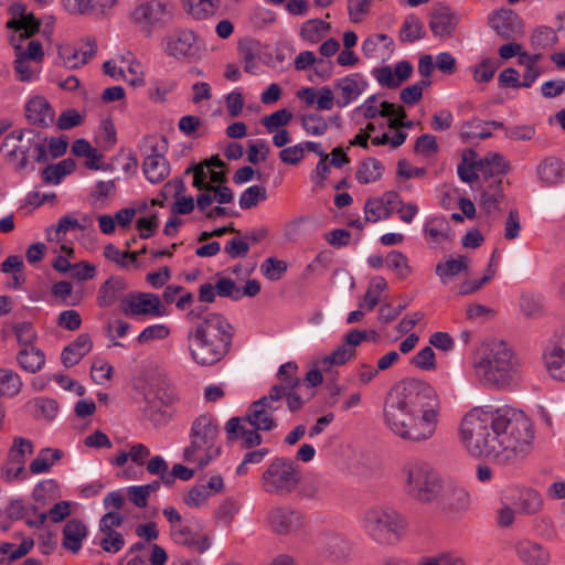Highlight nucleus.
Here are the masks:
<instances>
[{
    "label": "nucleus",
    "mask_w": 565,
    "mask_h": 565,
    "mask_svg": "<svg viewBox=\"0 0 565 565\" xmlns=\"http://www.w3.org/2000/svg\"><path fill=\"white\" fill-rule=\"evenodd\" d=\"M512 504L520 514L533 515L541 511L543 500L541 494L531 488L515 490L511 498Z\"/></svg>",
    "instance_id": "29"
},
{
    "label": "nucleus",
    "mask_w": 565,
    "mask_h": 565,
    "mask_svg": "<svg viewBox=\"0 0 565 565\" xmlns=\"http://www.w3.org/2000/svg\"><path fill=\"white\" fill-rule=\"evenodd\" d=\"M7 28L13 29L19 32V38H15V43L26 44L34 32L39 29V22L32 14H26L22 19L13 18L7 22Z\"/></svg>",
    "instance_id": "40"
},
{
    "label": "nucleus",
    "mask_w": 565,
    "mask_h": 565,
    "mask_svg": "<svg viewBox=\"0 0 565 565\" xmlns=\"http://www.w3.org/2000/svg\"><path fill=\"white\" fill-rule=\"evenodd\" d=\"M247 424V420H244L243 417L230 418L225 425L227 438L230 440L242 438L246 448L260 445L263 438L258 434L259 429L248 428Z\"/></svg>",
    "instance_id": "24"
},
{
    "label": "nucleus",
    "mask_w": 565,
    "mask_h": 565,
    "mask_svg": "<svg viewBox=\"0 0 565 565\" xmlns=\"http://www.w3.org/2000/svg\"><path fill=\"white\" fill-rule=\"evenodd\" d=\"M267 525L277 535H289L302 529L303 514L290 507L281 505L270 509L267 513Z\"/></svg>",
    "instance_id": "14"
},
{
    "label": "nucleus",
    "mask_w": 565,
    "mask_h": 565,
    "mask_svg": "<svg viewBox=\"0 0 565 565\" xmlns=\"http://www.w3.org/2000/svg\"><path fill=\"white\" fill-rule=\"evenodd\" d=\"M211 495L206 492V489L200 484L193 486L184 495L183 502L190 507L200 509L207 504Z\"/></svg>",
    "instance_id": "63"
},
{
    "label": "nucleus",
    "mask_w": 565,
    "mask_h": 565,
    "mask_svg": "<svg viewBox=\"0 0 565 565\" xmlns=\"http://www.w3.org/2000/svg\"><path fill=\"white\" fill-rule=\"evenodd\" d=\"M542 360L547 374L565 382V330L555 333L545 344Z\"/></svg>",
    "instance_id": "12"
},
{
    "label": "nucleus",
    "mask_w": 565,
    "mask_h": 565,
    "mask_svg": "<svg viewBox=\"0 0 565 565\" xmlns=\"http://www.w3.org/2000/svg\"><path fill=\"white\" fill-rule=\"evenodd\" d=\"M361 524L365 534L381 546L397 544L402 540L407 525L399 512L392 508L379 505L372 507L363 513Z\"/></svg>",
    "instance_id": "7"
},
{
    "label": "nucleus",
    "mask_w": 565,
    "mask_h": 565,
    "mask_svg": "<svg viewBox=\"0 0 565 565\" xmlns=\"http://www.w3.org/2000/svg\"><path fill=\"white\" fill-rule=\"evenodd\" d=\"M469 268V259L466 256H458L457 258L449 257L444 262H439L436 266V275L439 277L441 284L447 285L449 279L459 275L461 271H467Z\"/></svg>",
    "instance_id": "36"
},
{
    "label": "nucleus",
    "mask_w": 565,
    "mask_h": 565,
    "mask_svg": "<svg viewBox=\"0 0 565 565\" xmlns=\"http://www.w3.org/2000/svg\"><path fill=\"white\" fill-rule=\"evenodd\" d=\"M181 2L185 12L196 20L213 15L220 6V0H181Z\"/></svg>",
    "instance_id": "39"
},
{
    "label": "nucleus",
    "mask_w": 565,
    "mask_h": 565,
    "mask_svg": "<svg viewBox=\"0 0 565 565\" xmlns=\"http://www.w3.org/2000/svg\"><path fill=\"white\" fill-rule=\"evenodd\" d=\"M533 438L530 418L509 405L473 407L459 425V440L470 456L499 463L523 457Z\"/></svg>",
    "instance_id": "1"
},
{
    "label": "nucleus",
    "mask_w": 565,
    "mask_h": 565,
    "mask_svg": "<svg viewBox=\"0 0 565 565\" xmlns=\"http://www.w3.org/2000/svg\"><path fill=\"white\" fill-rule=\"evenodd\" d=\"M425 34L423 22L414 14L405 18L399 31V39L403 42H414Z\"/></svg>",
    "instance_id": "49"
},
{
    "label": "nucleus",
    "mask_w": 565,
    "mask_h": 565,
    "mask_svg": "<svg viewBox=\"0 0 565 565\" xmlns=\"http://www.w3.org/2000/svg\"><path fill=\"white\" fill-rule=\"evenodd\" d=\"M439 508L450 513H460L469 508V494L461 486L448 482L441 484V491L438 495Z\"/></svg>",
    "instance_id": "20"
},
{
    "label": "nucleus",
    "mask_w": 565,
    "mask_h": 565,
    "mask_svg": "<svg viewBox=\"0 0 565 565\" xmlns=\"http://www.w3.org/2000/svg\"><path fill=\"white\" fill-rule=\"evenodd\" d=\"M12 330L21 348L34 345V342L38 339V333L31 322L23 321L14 323L12 326Z\"/></svg>",
    "instance_id": "59"
},
{
    "label": "nucleus",
    "mask_w": 565,
    "mask_h": 565,
    "mask_svg": "<svg viewBox=\"0 0 565 565\" xmlns=\"http://www.w3.org/2000/svg\"><path fill=\"white\" fill-rule=\"evenodd\" d=\"M489 24L500 36L515 40L523 34L520 17L510 9H500L489 18Z\"/></svg>",
    "instance_id": "18"
},
{
    "label": "nucleus",
    "mask_w": 565,
    "mask_h": 565,
    "mask_svg": "<svg viewBox=\"0 0 565 565\" xmlns=\"http://www.w3.org/2000/svg\"><path fill=\"white\" fill-rule=\"evenodd\" d=\"M503 199L504 193L502 189V180L493 179L481 192L480 207L489 216H497L500 211L499 204L503 201Z\"/></svg>",
    "instance_id": "31"
},
{
    "label": "nucleus",
    "mask_w": 565,
    "mask_h": 565,
    "mask_svg": "<svg viewBox=\"0 0 565 565\" xmlns=\"http://www.w3.org/2000/svg\"><path fill=\"white\" fill-rule=\"evenodd\" d=\"M539 178L547 184H557L563 181L565 177L564 163L554 157L544 159L537 166Z\"/></svg>",
    "instance_id": "35"
},
{
    "label": "nucleus",
    "mask_w": 565,
    "mask_h": 565,
    "mask_svg": "<svg viewBox=\"0 0 565 565\" xmlns=\"http://www.w3.org/2000/svg\"><path fill=\"white\" fill-rule=\"evenodd\" d=\"M122 65L125 67V75H122V79L129 83L134 87H139L145 85V72L142 65L135 60H122Z\"/></svg>",
    "instance_id": "54"
},
{
    "label": "nucleus",
    "mask_w": 565,
    "mask_h": 565,
    "mask_svg": "<svg viewBox=\"0 0 565 565\" xmlns=\"http://www.w3.org/2000/svg\"><path fill=\"white\" fill-rule=\"evenodd\" d=\"M475 150L470 149L462 154L461 162L458 164L457 171L459 178L467 183H472L478 179L479 160Z\"/></svg>",
    "instance_id": "41"
},
{
    "label": "nucleus",
    "mask_w": 565,
    "mask_h": 565,
    "mask_svg": "<svg viewBox=\"0 0 565 565\" xmlns=\"http://www.w3.org/2000/svg\"><path fill=\"white\" fill-rule=\"evenodd\" d=\"M190 320L196 319L188 330L186 341L191 359L199 365L210 366L220 362L230 351L233 327L227 319L216 312L203 318L195 310L188 313Z\"/></svg>",
    "instance_id": "3"
},
{
    "label": "nucleus",
    "mask_w": 565,
    "mask_h": 565,
    "mask_svg": "<svg viewBox=\"0 0 565 565\" xmlns=\"http://www.w3.org/2000/svg\"><path fill=\"white\" fill-rule=\"evenodd\" d=\"M96 54L95 41L86 39L79 45L64 43L57 45V57L55 64L67 70H75L88 63Z\"/></svg>",
    "instance_id": "16"
},
{
    "label": "nucleus",
    "mask_w": 565,
    "mask_h": 565,
    "mask_svg": "<svg viewBox=\"0 0 565 565\" xmlns=\"http://www.w3.org/2000/svg\"><path fill=\"white\" fill-rule=\"evenodd\" d=\"M122 311L128 317H161L163 315L159 296L150 292L128 295L124 300Z\"/></svg>",
    "instance_id": "17"
},
{
    "label": "nucleus",
    "mask_w": 565,
    "mask_h": 565,
    "mask_svg": "<svg viewBox=\"0 0 565 565\" xmlns=\"http://www.w3.org/2000/svg\"><path fill=\"white\" fill-rule=\"evenodd\" d=\"M25 116L30 124L47 127L53 124L55 115L44 97L35 96L26 103Z\"/></svg>",
    "instance_id": "27"
},
{
    "label": "nucleus",
    "mask_w": 565,
    "mask_h": 565,
    "mask_svg": "<svg viewBox=\"0 0 565 565\" xmlns=\"http://www.w3.org/2000/svg\"><path fill=\"white\" fill-rule=\"evenodd\" d=\"M125 281L119 277L108 278L99 288L97 301L100 307L114 305L118 296L125 290Z\"/></svg>",
    "instance_id": "38"
},
{
    "label": "nucleus",
    "mask_w": 565,
    "mask_h": 565,
    "mask_svg": "<svg viewBox=\"0 0 565 565\" xmlns=\"http://www.w3.org/2000/svg\"><path fill=\"white\" fill-rule=\"evenodd\" d=\"M402 476L406 493L418 502H433L441 491L443 481L438 472L426 461L406 462Z\"/></svg>",
    "instance_id": "8"
},
{
    "label": "nucleus",
    "mask_w": 565,
    "mask_h": 565,
    "mask_svg": "<svg viewBox=\"0 0 565 565\" xmlns=\"http://www.w3.org/2000/svg\"><path fill=\"white\" fill-rule=\"evenodd\" d=\"M17 362L21 369L29 373H36L45 364V355L43 351L35 347L21 348L17 354Z\"/></svg>",
    "instance_id": "34"
},
{
    "label": "nucleus",
    "mask_w": 565,
    "mask_h": 565,
    "mask_svg": "<svg viewBox=\"0 0 565 565\" xmlns=\"http://www.w3.org/2000/svg\"><path fill=\"white\" fill-rule=\"evenodd\" d=\"M355 355V350L347 347V344H340L330 354L322 356L316 362V365L320 367L324 373L331 371L333 366H340L349 362Z\"/></svg>",
    "instance_id": "37"
},
{
    "label": "nucleus",
    "mask_w": 565,
    "mask_h": 565,
    "mask_svg": "<svg viewBox=\"0 0 565 565\" xmlns=\"http://www.w3.org/2000/svg\"><path fill=\"white\" fill-rule=\"evenodd\" d=\"M193 171V186L204 191L210 185H217L225 181V173L216 171L209 166H196L193 169H188L186 173Z\"/></svg>",
    "instance_id": "33"
},
{
    "label": "nucleus",
    "mask_w": 565,
    "mask_h": 565,
    "mask_svg": "<svg viewBox=\"0 0 565 565\" xmlns=\"http://www.w3.org/2000/svg\"><path fill=\"white\" fill-rule=\"evenodd\" d=\"M441 404L426 382L407 379L395 384L383 404V423L398 439L409 444L431 440L440 423Z\"/></svg>",
    "instance_id": "2"
},
{
    "label": "nucleus",
    "mask_w": 565,
    "mask_h": 565,
    "mask_svg": "<svg viewBox=\"0 0 565 565\" xmlns=\"http://www.w3.org/2000/svg\"><path fill=\"white\" fill-rule=\"evenodd\" d=\"M22 380L13 370L0 369V396L13 397L21 392Z\"/></svg>",
    "instance_id": "45"
},
{
    "label": "nucleus",
    "mask_w": 565,
    "mask_h": 565,
    "mask_svg": "<svg viewBox=\"0 0 565 565\" xmlns=\"http://www.w3.org/2000/svg\"><path fill=\"white\" fill-rule=\"evenodd\" d=\"M86 536L87 527L82 521L68 520L63 529L62 546L72 553H77L82 548V543Z\"/></svg>",
    "instance_id": "30"
},
{
    "label": "nucleus",
    "mask_w": 565,
    "mask_h": 565,
    "mask_svg": "<svg viewBox=\"0 0 565 565\" xmlns=\"http://www.w3.org/2000/svg\"><path fill=\"white\" fill-rule=\"evenodd\" d=\"M145 414L154 426H164L173 417L172 409H168L158 399H147Z\"/></svg>",
    "instance_id": "47"
},
{
    "label": "nucleus",
    "mask_w": 565,
    "mask_h": 565,
    "mask_svg": "<svg viewBox=\"0 0 565 565\" xmlns=\"http://www.w3.org/2000/svg\"><path fill=\"white\" fill-rule=\"evenodd\" d=\"M93 349L90 335L79 334L73 342L65 347L61 353V362L65 367H72L87 355Z\"/></svg>",
    "instance_id": "28"
},
{
    "label": "nucleus",
    "mask_w": 565,
    "mask_h": 565,
    "mask_svg": "<svg viewBox=\"0 0 565 565\" xmlns=\"http://www.w3.org/2000/svg\"><path fill=\"white\" fill-rule=\"evenodd\" d=\"M426 236L435 244L447 241L450 236L451 227L445 217H433L425 225Z\"/></svg>",
    "instance_id": "42"
},
{
    "label": "nucleus",
    "mask_w": 565,
    "mask_h": 565,
    "mask_svg": "<svg viewBox=\"0 0 565 565\" xmlns=\"http://www.w3.org/2000/svg\"><path fill=\"white\" fill-rule=\"evenodd\" d=\"M62 451L58 449L44 448L30 463V471L34 475L44 473L61 459Z\"/></svg>",
    "instance_id": "44"
},
{
    "label": "nucleus",
    "mask_w": 565,
    "mask_h": 565,
    "mask_svg": "<svg viewBox=\"0 0 565 565\" xmlns=\"http://www.w3.org/2000/svg\"><path fill=\"white\" fill-rule=\"evenodd\" d=\"M301 472L291 460L277 457L265 469L260 477L262 490L275 497H287L299 486Z\"/></svg>",
    "instance_id": "9"
},
{
    "label": "nucleus",
    "mask_w": 565,
    "mask_h": 565,
    "mask_svg": "<svg viewBox=\"0 0 565 565\" xmlns=\"http://www.w3.org/2000/svg\"><path fill=\"white\" fill-rule=\"evenodd\" d=\"M384 167L375 158L363 160L356 171V180L362 184L375 182L381 179Z\"/></svg>",
    "instance_id": "43"
},
{
    "label": "nucleus",
    "mask_w": 565,
    "mask_h": 565,
    "mask_svg": "<svg viewBox=\"0 0 565 565\" xmlns=\"http://www.w3.org/2000/svg\"><path fill=\"white\" fill-rule=\"evenodd\" d=\"M288 264L276 257L266 258L260 265V273L269 280H279L287 271Z\"/></svg>",
    "instance_id": "57"
},
{
    "label": "nucleus",
    "mask_w": 565,
    "mask_h": 565,
    "mask_svg": "<svg viewBox=\"0 0 565 565\" xmlns=\"http://www.w3.org/2000/svg\"><path fill=\"white\" fill-rule=\"evenodd\" d=\"M24 458H20L9 451L8 458L1 468V476L8 482L17 480L24 471Z\"/></svg>",
    "instance_id": "53"
},
{
    "label": "nucleus",
    "mask_w": 565,
    "mask_h": 565,
    "mask_svg": "<svg viewBox=\"0 0 565 565\" xmlns=\"http://www.w3.org/2000/svg\"><path fill=\"white\" fill-rule=\"evenodd\" d=\"M126 518L118 512L109 511L99 521V546L103 551L116 554L125 546V539L116 529L119 527Z\"/></svg>",
    "instance_id": "15"
},
{
    "label": "nucleus",
    "mask_w": 565,
    "mask_h": 565,
    "mask_svg": "<svg viewBox=\"0 0 565 565\" xmlns=\"http://www.w3.org/2000/svg\"><path fill=\"white\" fill-rule=\"evenodd\" d=\"M386 266L394 270L399 278H407L412 274L407 257L398 250L390 252L385 257Z\"/></svg>",
    "instance_id": "51"
},
{
    "label": "nucleus",
    "mask_w": 565,
    "mask_h": 565,
    "mask_svg": "<svg viewBox=\"0 0 565 565\" xmlns=\"http://www.w3.org/2000/svg\"><path fill=\"white\" fill-rule=\"evenodd\" d=\"M492 136V132L484 126L483 121L473 119L463 122L460 130V137L463 141H468L475 138L487 139Z\"/></svg>",
    "instance_id": "52"
},
{
    "label": "nucleus",
    "mask_w": 565,
    "mask_h": 565,
    "mask_svg": "<svg viewBox=\"0 0 565 565\" xmlns=\"http://www.w3.org/2000/svg\"><path fill=\"white\" fill-rule=\"evenodd\" d=\"M142 170L148 181L159 183L169 175L170 164L162 154L154 152L145 158Z\"/></svg>",
    "instance_id": "32"
},
{
    "label": "nucleus",
    "mask_w": 565,
    "mask_h": 565,
    "mask_svg": "<svg viewBox=\"0 0 565 565\" xmlns=\"http://www.w3.org/2000/svg\"><path fill=\"white\" fill-rule=\"evenodd\" d=\"M104 256L122 268H127L130 264L137 262L138 253L120 252L114 244H107L104 248Z\"/></svg>",
    "instance_id": "56"
},
{
    "label": "nucleus",
    "mask_w": 565,
    "mask_h": 565,
    "mask_svg": "<svg viewBox=\"0 0 565 565\" xmlns=\"http://www.w3.org/2000/svg\"><path fill=\"white\" fill-rule=\"evenodd\" d=\"M301 125L308 134L313 136H322L328 129L327 120L318 114L305 115Z\"/></svg>",
    "instance_id": "64"
},
{
    "label": "nucleus",
    "mask_w": 565,
    "mask_h": 565,
    "mask_svg": "<svg viewBox=\"0 0 565 565\" xmlns=\"http://www.w3.org/2000/svg\"><path fill=\"white\" fill-rule=\"evenodd\" d=\"M171 7L159 0L139 4L132 11V19L138 23L157 24L171 19Z\"/></svg>",
    "instance_id": "21"
},
{
    "label": "nucleus",
    "mask_w": 565,
    "mask_h": 565,
    "mask_svg": "<svg viewBox=\"0 0 565 565\" xmlns=\"http://www.w3.org/2000/svg\"><path fill=\"white\" fill-rule=\"evenodd\" d=\"M218 435L220 428L212 415L198 416L190 428V445L183 450L184 461L196 463L200 468L210 465L221 454Z\"/></svg>",
    "instance_id": "5"
},
{
    "label": "nucleus",
    "mask_w": 565,
    "mask_h": 565,
    "mask_svg": "<svg viewBox=\"0 0 565 565\" xmlns=\"http://www.w3.org/2000/svg\"><path fill=\"white\" fill-rule=\"evenodd\" d=\"M277 377L279 380V383L271 386L268 395L269 398L276 399L280 403V401L284 398L286 394H289L290 392L295 391L300 385V381L298 377Z\"/></svg>",
    "instance_id": "60"
},
{
    "label": "nucleus",
    "mask_w": 565,
    "mask_h": 565,
    "mask_svg": "<svg viewBox=\"0 0 565 565\" xmlns=\"http://www.w3.org/2000/svg\"><path fill=\"white\" fill-rule=\"evenodd\" d=\"M84 226L79 224L77 218L71 215L62 216L56 226L47 230V237L50 241H60L68 231L83 230Z\"/></svg>",
    "instance_id": "55"
},
{
    "label": "nucleus",
    "mask_w": 565,
    "mask_h": 565,
    "mask_svg": "<svg viewBox=\"0 0 565 565\" xmlns=\"http://www.w3.org/2000/svg\"><path fill=\"white\" fill-rule=\"evenodd\" d=\"M170 536L174 543L183 545L195 553H204L211 546V539L206 533L193 531L185 524L173 525L170 529Z\"/></svg>",
    "instance_id": "19"
},
{
    "label": "nucleus",
    "mask_w": 565,
    "mask_h": 565,
    "mask_svg": "<svg viewBox=\"0 0 565 565\" xmlns=\"http://www.w3.org/2000/svg\"><path fill=\"white\" fill-rule=\"evenodd\" d=\"M116 140V129L113 121L110 119L103 120L96 135V142L102 149L108 150L115 146Z\"/></svg>",
    "instance_id": "61"
},
{
    "label": "nucleus",
    "mask_w": 565,
    "mask_h": 565,
    "mask_svg": "<svg viewBox=\"0 0 565 565\" xmlns=\"http://www.w3.org/2000/svg\"><path fill=\"white\" fill-rule=\"evenodd\" d=\"M14 47L13 71L18 81L33 82L39 78L44 60L43 46L40 41H28L26 44L15 43V36L11 38Z\"/></svg>",
    "instance_id": "10"
},
{
    "label": "nucleus",
    "mask_w": 565,
    "mask_h": 565,
    "mask_svg": "<svg viewBox=\"0 0 565 565\" xmlns=\"http://www.w3.org/2000/svg\"><path fill=\"white\" fill-rule=\"evenodd\" d=\"M321 553L333 562L344 561L350 555L349 541L338 533H324L320 539Z\"/></svg>",
    "instance_id": "26"
},
{
    "label": "nucleus",
    "mask_w": 565,
    "mask_h": 565,
    "mask_svg": "<svg viewBox=\"0 0 565 565\" xmlns=\"http://www.w3.org/2000/svg\"><path fill=\"white\" fill-rule=\"evenodd\" d=\"M367 83L359 75H349L334 83L337 92L335 104L345 107L354 102L366 89Z\"/></svg>",
    "instance_id": "22"
},
{
    "label": "nucleus",
    "mask_w": 565,
    "mask_h": 565,
    "mask_svg": "<svg viewBox=\"0 0 565 565\" xmlns=\"http://www.w3.org/2000/svg\"><path fill=\"white\" fill-rule=\"evenodd\" d=\"M393 46V40L386 34H372L362 44L363 54L366 57H374L382 49V54L390 52Z\"/></svg>",
    "instance_id": "48"
},
{
    "label": "nucleus",
    "mask_w": 565,
    "mask_h": 565,
    "mask_svg": "<svg viewBox=\"0 0 565 565\" xmlns=\"http://www.w3.org/2000/svg\"><path fill=\"white\" fill-rule=\"evenodd\" d=\"M279 408L278 401L265 395L248 406L243 419L247 420L248 425L255 429L268 431L277 427L274 414Z\"/></svg>",
    "instance_id": "13"
},
{
    "label": "nucleus",
    "mask_w": 565,
    "mask_h": 565,
    "mask_svg": "<svg viewBox=\"0 0 565 565\" xmlns=\"http://www.w3.org/2000/svg\"><path fill=\"white\" fill-rule=\"evenodd\" d=\"M33 149L38 162L49 161L46 153V137L31 129L13 130L3 139L0 151L9 164L18 172L28 168L29 152Z\"/></svg>",
    "instance_id": "6"
},
{
    "label": "nucleus",
    "mask_w": 565,
    "mask_h": 565,
    "mask_svg": "<svg viewBox=\"0 0 565 565\" xmlns=\"http://www.w3.org/2000/svg\"><path fill=\"white\" fill-rule=\"evenodd\" d=\"M498 70V62L493 58H483L473 67V79L478 83L490 82Z\"/></svg>",
    "instance_id": "62"
},
{
    "label": "nucleus",
    "mask_w": 565,
    "mask_h": 565,
    "mask_svg": "<svg viewBox=\"0 0 565 565\" xmlns=\"http://www.w3.org/2000/svg\"><path fill=\"white\" fill-rule=\"evenodd\" d=\"M458 18L449 7H440L433 11L429 19V28L436 38L441 40L452 36Z\"/></svg>",
    "instance_id": "23"
},
{
    "label": "nucleus",
    "mask_w": 565,
    "mask_h": 565,
    "mask_svg": "<svg viewBox=\"0 0 565 565\" xmlns=\"http://www.w3.org/2000/svg\"><path fill=\"white\" fill-rule=\"evenodd\" d=\"M557 43V35L552 28L540 26L531 35V45L535 51L553 47Z\"/></svg>",
    "instance_id": "50"
},
{
    "label": "nucleus",
    "mask_w": 565,
    "mask_h": 565,
    "mask_svg": "<svg viewBox=\"0 0 565 565\" xmlns=\"http://www.w3.org/2000/svg\"><path fill=\"white\" fill-rule=\"evenodd\" d=\"M515 553L519 559L526 565H548L550 552L540 543L521 540L515 544Z\"/></svg>",
    "instance_id": "25"
},
{
    "label": "nucleus",
    "mask_w": 565,
    "mask_h": 565,
    "mask_svg": "<svg viewBox=\"0 0 565 565\" xmlns=\"http://www.w3.org/2000/svg\"><path fill=\"white\" fill-rule=\"evenodd\" d=\"M267 191L262 185H252L247 188L239 196V206L243 210L255 207L260 201H265Z\"/></svg>",
    "instance_id": "58"
},
{
    "label": "nucleus",
    "mask_w": 565,
    "mask_h": 565,
    "mask_svg": "<svg viewBox=\"0 0 565 565\" xmlns=\"http://www.w3.org/2000/svg\"><path fill=\"white\" fill-rule=\"evenodd\" d=\"M329 30L330 24L320 19L308 20L300 29V36L306 42L318 43Z\"/></svg>",
    "instance_id": "46"
},
{
    "label": "nucleus",
    "mask_w": 565,
    "mask_h": 565,
    "mask_svg": "<svg viewBox=\"0 0 565 565\" xmlns=\"http://www.w3.org/2000/svg\"><path fill=\"white\" fill-rule=\"evenodd\" d=\"M164 52L177 60L194 62L203 57L205 49L194 31L179 29L164 39Z\"/></svg>",
    "instance_id": "11"
},
{
    "label": "nucleus",
    "mask_w": 565,
    "mask_h": 565,
    "mask_svg": "<svg viewBox=\"0 0 565 565\" xmlns=\"http://www.w3.org/2000/svg\"><path fill=\"white\" fill-rule=\"evenodd\" d=\"M476 381L490 390H507L516 381L520 370L519 359L504 341L493 340L484 344L473 360Z\"/></svg>",
    "instance_id": "4"
}]
</instances>
